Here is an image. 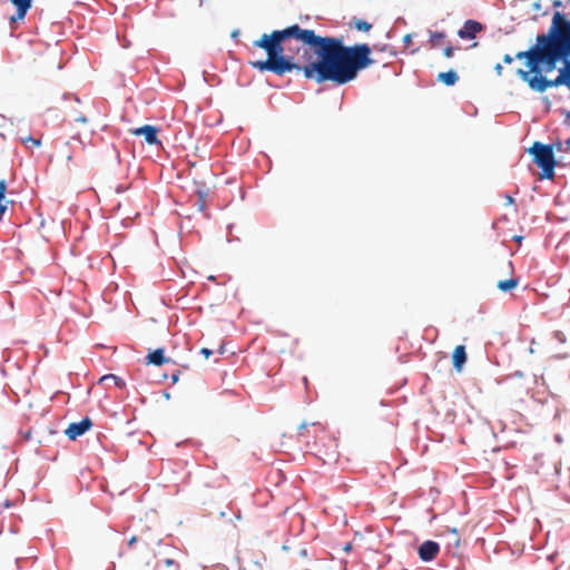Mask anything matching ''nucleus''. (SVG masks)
<instances>
[{"instance_id":"412c9836","label":"nucleus","mask_w":570,"mask_h":570,"mask_svg":"<svg viewBox=\"0 0 570 570\" xmlns=\"http://www.w3.org/2000/svg\"><path fill=\"white\" fill-rule=\"evenodd\" d=\"M196 194L197 196L200 198V199H206L207 195H208V188H206L205 185L200 186V187H197L196 189Z\"/></svg>"},{"instance_id":"6e6552de","label":"nucleus","mask_w":570,"mask_h":570,"mask_svg":"<svg viewBox=\"0 0 570 570\" xmlns=\"http://www.w3.org/2000/svg\"><path fill=\"white\" fill-rule=\"evenodd\" d=\"M91 425V420L89 417H85L80 422L69 424L65 433L70 440H76L78 436L87 432Z\"/></svg>"},{"instance_id":"f257e3e1","label":"nucleus","mask_w":570,"mask_h":570,"mask_svg":"<svg viewBox=\"0 0 570 570\" xmlns=\"http://www.w3.org/2000/svg\"><path fill=\"white\" fill-rule=\"evenodd\" d=\"M253 46L267 53L265 60L249 61L254 69L281 77L293 71L303 72L306 79L317 83H348L361 70L374 63L367 43L344 46L342 38L321 37L298 24L263 33Z\"/></svg>"},{"instance_id":"aec40b11","label":"nucleus","mask_w":570,"mask_h":570,"mask_svg":"<svg viewBox=\"0 0 570 570\" xmlns=\"http://www.w3.org/2000/svg\"><path fill=\"white\" fill-rule=\"evenodd\" d=\"M355 28L360 31H370L371 28H372V24L368 23L367 21H363V20H357L355 22Z\"/></svg>"},{"instance_id":"bb28decb","label":"nucleus","mask_w":570,"mask_h":570,"mask_svg":"<svg viewBox=\"0 0 570 570\" xmlns=\"http://www.w3.org/2000/svg\"><path fill=\"white\" fill-rule=\"evenodd\" d=\"M179 375H180V371H176L175 373L171 374L173 384H176L178 382Z\"/></svg>"},{"instance_id":"0eeeda50","label":"nucleus","mask_w":570,"mask_h":570,"mask_svg":"<svg viewBox=\"0 0 570 570\" xmlns=\"http://www.w3.org/2000/svg\"><path fill=\"white\" fill-rule=\"evenodd\" d=\"M135 136H142L149 145H160V140L157 137L158 128L151 125H145L130 130Z\"/></svg>"},{"instance_id":"dca6fc26","label":"nucleus","mask_w":570,"mask_h":570,"mask_svg":"<svg viewBox=\"0 0 570 570\" xmlns=\"http://www.w3.org/2000/svg\"><path fill=\"white\" fill-rule=\"evenodd\" d=\"M6 191H7V183L4 179L0 180V220L3 217V214L7 210V205L2 204V202L6 198Z\"/></svg>"},{"instance_id":"9b49d317","label":"nucleus","mask_w":570,"mask_h":570,"mask_svg":"<svg viewBox=\"0 0 570 570\" xmlns=\"http://www.w3.org/2000/svg\"><path fill=\"white\" fill-rule=\"evenodd\" d=\"M466 362V352H465V347L463 345H458L454 351H453V354H452V364H453V367L458 371V372H461L464 364Z\"/></svg>"},{"instance_id":"4c0bfd02","label":"nucleus","mask_w":570,"mask_h":570,"mask_svg":"<svg viewBox=\"0 0 570 570\" xmlns=\"http://www.w3.org/2000/svg\"><path fill=\"white\" fill-rule=\"evenodd\" d=\"M301 554H302L303 557H307V551H306L305 549H303V550L301 551Z\"/></svg>"},{"instance_id":"c9c22d12","label":"nucleus","mask_w":570,"mask_h":570,"mask_svg":"<svg viewBox=\"0 0 570 570\" xmlns=\"http://www.w3.org/2000/svg\"><path fill=\"white\" fill-rule=\"evenodd\" d=\"M136 541H137V538H136V537H132V538L129 540L128 544H129V546H132Z\"/></svg>"},{"instance_id":"7ed1b4c3","label":"nucleus","mask_w":570,"mask_h":570,"mask_svg":"<svg viewBox=\"0 0 570 570\" xmlns=\"http://www.w3.org/2000/svg\"><path fill=\"white\" fill-rule=\"evenodd\" d=\"M527 51H519L515 55V59L525 60V65L528 67V70L524 69H518L517 75L525 81L529 87L538 92H544L548 88L558 87V83L556 82V79L549 80L546 77L541 75L542 71H544V62H538L535 68L531 66V62L528 58V56L524 53H528Z\"/></svg>"},{"instance_id":"f03ea898","label":"nucleus","mask_w":570,"mask_h":570,"mask_svg":"<svg viewBox=\"0 0 570 570\" xmlns=\"http://www.w3.org/2000/svg\"><path fill=\"white\" fill-rule=\"evenodd\" d=\"M535 68L538 62H544V71L556 69L557 63L562 61L556 82L570 89V20L561 12H554L551 26L547 33L538 35L535 45L525 53Z\"/></svg>"},{"instance_id":"a878e982","label":"nucleus","mask_w":570,"mask_h":570,"mask_svg":"<svg viewBox=\"0 0 570 570\" xmlns=\"http://www.w3.org/2000/svg\"><path fill=\"white\" fill-rule=\"evenodd\" d=\"M494 71H495V73H497L498 76H502V72H503V67H502V65H501V63H497V65L494 66Z\"/></svg>"},{"instance_id":"1a4fd4ad","label":"nucleus","mask_w":570,"mask_h":570,"mask_svg":"<svg viewBox=\"0 0 570 570\" xmlns=\"http://www.w3.org/2000/svg\"><path fill=\"white\" fill-rule=\"evenodd\" d=\"M482 24L475 20H468L458 31L461 39H473L478 32L482 30Z\"/></svg>"},{"instance_id":"f3484780","label":"nucleus","mask_w":570,"mask_h":570,"mask_svg":"<svg viewBox=\"0 0 570 570\" xmlns=\"http://www.w3.org/2000/svg\"><path fill=\"white\" fill-rule=\"evenodd\" d=\"M445 38V33L444 32H440V31H434V32H431L430 33V45H431V48H435L438 46H440L441 41Z\"/></svg>"},{"instance_id":"b1692460","label":"nucleus","mask_w":570,"mask_h":570,"mask_svg":"<svg viewBox=\"0 0 570 570\" xmlns=\"http://www.w3.org/2000/svg\"><path fill=\"white\" fill-rule=\"evenodd\" d=\"M206 199H200L198 197L197 202H196V206L198 207L199 210H204L205 209V206H206V203H205Z\"/></svg>"},{"instance_id":"4468645a","label":"nucleus","mask_w":570,"mask_h":570,"mask_svg":"<svg viewBox=\"0 0 570 570\" xmlns=\"http://www.w3.org/2000/svg\"><path fill=\"white\" fill-rule=\"evenodd\" d=\"M518 284H519L518 278H510V279H505V281H500L498 283V288L502 292H509V291L513 289L514 287H517Z\"/></svg>"},{"instance_id":"4be33fe9","label":"nucleus","mask_w":570,"mask_h":570,"mask_svg":"<svg viewBox=\"0 0 570 570\" xmlns=\"http://www.w3.org/2000/svg\"><path fill=\"white\" fill-rule=\"evenodd\" d=\"M165 566L170 570H179V564L173 559H167Z\"/></svg>"},{"instance_id":"2f4dec72","label":"nucleus","mask_w":570,"mask_h":570,"mask_svg":"<svg viewBox=\"0 0 570 570\" xmlns=\"http://www.w3.org/2000/svg\"><path fill=\"white\" fill-rule=\"evenodd\" d=\"M343 550H344L345 552H350V551L352 550V543H351V542L345 543V546L343 547Z\"/></svg>"},{"instance_id":"473e14b6","label":"nucleus","mask_w":570,"mask_h":570,"mask_svg":"<svg viewBox=\"0 0 570 570\" xmlns=\"http://www.w3.org/2000/svg\"><path fill=\"white\" fill-rule=\"evenodd\" d=\"M403 41L405 43H410L412 41V36L411 35H405L404 38H403Z\"/></svg>"},{"instance_id":"c85d7f7f","label":"nucleus","mask_w":570,"mask_h":570,"mask_svg":"<svg viewBox=\"0 0 570 570\" xmlns=\"http://www.w3.org/2000/svg\"><path fill=\"white\" fill-rule=\"evenodd\" d=\"M452 534L454 537V544L458 547L459 542H460V538H459V534L455 529L452 530Z\"/></svg>"},{"instance_id":"6ab92c4d","label":"nucleus","mask_w":570,"mask_h":570,"mask_svg":"<svg viewBox=\"0 0 570 570\" xmlns=\"http://www.w3.org/2000/svg\"><path fill=\"white\" fill-rule=\"evenodd\" d=\"M106 380H112L115 382L116 386H118L120 389H122L125 386L124 380H121L120 377H118L114 374H108L100 379V381H106Z\"/></svg>"},{"instance_id":"2eb2a0df","label":"nucleus","mask_w":570,"mask_h":570,"mask_svg":"<svg viewBox=\"0 0 570 570\" xmlns=\"http://www.w3.org/2000/svg\"><path fill=\"white\" fill-rule=\"evenodd\" d=\"M263 561H265L264 556H261L255 560H249L246 564L243 566V570H263Z\"/></svg>"},{"instance_id":"423d86ee","label":"nucleus","mask_w":570,"mask_h":570,"mask_svg":"<svg viewBox=\"0 0 570 570\" xmlns=\"http://www.w3.org/2000/svg\"><path fill=\"white\" fill-rule=\"evenodd\" d=\"M439 552V543L432 540L424 541L417 549L420 559L425 562L434 560L438 557Z\"/></svg>"},{"instance_id":"f8f14e48","label":"nucleus","mask_w":570,"mask_h":570,"mask_svg":"<svg viewBox=\"0 0 570 570\" xmlns=\"http://www.w3.org/2000/svg\"><path fill=\"white\" fill-rule=\"evenodd\" d=\"M169 362H170V358L165 356L163 348H157L147 355V364H154L157 366H161Z\"/></svg>"},{"instance_id":"58836bf2","label":"nucleus","mask_w":570,"mask_h":570,"mask_svg":"<svg viewBox=\"0 0 570 570\" xmlns=\"http://www.w3.org/2000/svg\"><path fill=\"white\" fill-rule=\"evenodd\" d=\"M557 149H558V150H561V149H562V144H561V142H558V144H557Z\"/></svg>"},{"instance_id":"c756f323","label":"nucleus","mask_w":570,"mask_h":570,"mask_svg":"<svg viewBox=\"0 0 570 570\" xmlns=\"http://www.w3.org/2000/svg\"><path fill=\"white\" fill-rule=\"evenodd\" d=\"M306 428H307V423H305V422H304V423H302V424L299 425V428H298V434H299V435H303V434H304V431L306 430Z\"/></svg>"},{"instance_id":"393cba45","label":"nucleus","mask_w":570,"mask_h":570,"mask_svg":"<svg viewBox=\"0 0 570 570\" xmlns=\"http://www.w3.org/2000/svg\"><path fill=\"white\" fill-rule=\"evenodd\" d=\"M200 353H202L206 358H208V357L213 354V351H212V350H209V348H207V347H203V348L200 350Z\"/></svg>"},{"instance_id":"20e7f679","label":"nucleus","mask_w":570,"mask_h":570,"mask_svg":"<svg viewBox=\"0 0 570 570\" xmlns=\"http://www.w3.org/2000/svg\"><path fill=\"white\" fill-rule=\"evenodd\" d=\"M528 151L533 156L534 164L542 169L541 178L552 179L557 166L553 147L535 141Z\"/></svg>"},{"instance_id":"5701e85b","label":"nucleus","mask_w":570,"mask_h":570,"mask_svg":"<svg viewBox=\"0 0 570 570\" xmlns=\"http://www.w3.org/2000/svg\"><path fill=\"white\" fill-rule=\"evenodd\" d=\"M443 55L446 57V58H451L453 57L454 55V48L452 46H446L443 50Z\"/></svg>"},{"instance_id":"39448f33","label":"nucleus","mask_w":570,"mask_h":570,"mask_svg":"<svg viewBox=\"0 0 570 570\" xmlns=\"http://www.w3.org/2000/svg\"><path fill=\"white\" fill-rule=\"evenodd\" d=\"M33 62L38 63L39 68L47 70L60 69L61 65L57 60V52L55 50L46 49L41 55L40 59H33Z\"/></svg>"},{"instance_id":"f704fd0d","label":"nucleus","mask_w":570,"mask_h":570,"mask_svg":"<svg viewBox=\"0 0 570 570\" xmlns=\"http://www.w3.org/2000/svg\"><path fill=\"white\" fill-rule=\"evenodd\" d=\"M505 198H507V204L508 205L513 204L514 200H513V198L510 195H507Z\"/></svg>"},{"instance_id":"a211bd4d","label":"nucleus","mask_w":570,"mask_h":570,"mask_svg":"<svg viewBox=\"0 0 570 570\" xmlns=\"http://www.w3.org/2000/svg\"><path fill=\"white\" fill-rule=\"evenodd\" d=\"M20 139H21V142L28 148L39 147L41 145L40 139L32 138L31 136L21 137Z\"/></svg>"},{"instance_id":"72a5a7b5","label":"nucleus","mask_w":570,"mask_h":570,"mask_svg":"<svg viewBox=\"0 0 570 570\" xmlns=\"http://www.w3.org/2000/svg\"><path fill=\"white\" fill-rule=\"evenodd\" d=\"M564 122L570 126V111L566 114Z\"/></svg>"},{"instance_id":"ddd939ff","label":"nucleus","mask_w":570,"mask_h":570,"mask_svg":"<svg viewBox=\"0 0 570 570\" xmlns=\"http://www.w3.org/2000/svg\"><path fill=\"white\" fill-rule=\"evenodd\" d=\"M438 80L446 86H454L459 80V76L454 70H449L440 72L438 75Z\"/></svg>"},{"instance_id":"cd10ccee","label":"nucleus","mask_w":570,"mask_h":570,"mask_svg":"<svg viewBox=\"0 0 570 570\" xmlns=\"http://www.w3.org/2000/svg\"><path fill=\"white\" fill-rule=\"evenodd\" d=\"M513 60H514V58H513V57H511L510 55H504V57H503V62H504V63H508V65H509V63H512V62H513Z\"/></svg>"},{"instance_id":"e433bc0d","label":"nucleus","mask_w":570,"mask_h":570,"mask_svg":"<svg viewBox=\"0 0 570 570\" xmlns=\"http://www.w3.org/2000/svg\"><path fill=\"white\" fill-rule=\"evenodd\" d=\"M566 146L568 149H570V137L566 140Z\"/></svg>"},{"instance_id":"7c9ffc66","label":"nucleus","mask_w":570,"mask_h":570,"mask_svg":"<svg viewBox=\"0 0 570 570\" xmlns=\"http://www.w3.org/2000/svg\"><path fill=\"white\" fill-rule=\"evenodd\" d=\"M77 122L86 124L88 120L85 116H79L75 119Z\"/></svg>"},{"instance_id":"9d476101","label":"nucleus","mask_w":570,"mask_h":570,"mask_svg":"<svg viewBox=\"0 0 570 570\" xmlns=\"http://www.w3.org/2000/svg\"><path fill=\"white\" fill-rule=\"evenodd\" d=\"M17 7L16 14L10 17V22L16 23L24 19L27 11L31 7L32 0H10Z\"/></svg>"}]
</instances>
